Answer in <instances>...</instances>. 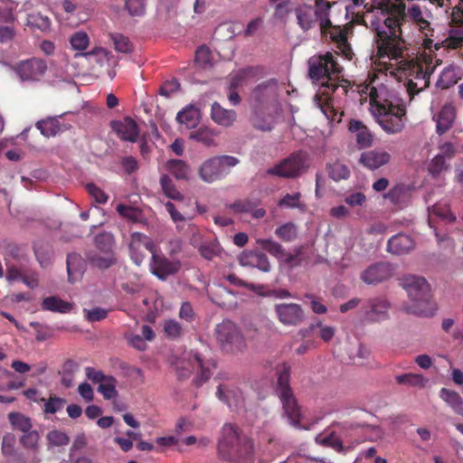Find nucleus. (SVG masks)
<instances>
[{"label":"nucleus","mask_w":463,"mask_h":463,"mask_svg":"<svg viewBox=\"0 0 463 463\" xmlns=\"http://www.w3.org/2000/svg\"><path fill=\"white\" fill-rule=\"evenodd\" d=\"M404 21L403 14L397 12L395 14H389L383 23L372 19L370 26L375 33L374 43L378 57L380 59L384 57L392 60L402 59L399 66L401 73L407 79V81H409V78L415 81L417 73H421V55L411 60L403 59V52L407 49L402 30Z\"/></svg>","instance_id":"nucleus-1"},{"label":"nucleus","mask_w":463,"mask_h":463,"mask_svg":"<svg viewBox=\"0 0 463 463\" xmlns=\"http://www.w3.org/2000/svg\"><path fill=\"white\" fill-rule=\"evenodd\" d=\"M370 106L376 122L387 134L401 133L407 121L404 100L394 91L384 87H373L369 92Z\"/></svg>","instance_id":"nucleus-2"},{"label":"nucleus","mask_w":463,"mask_h":463,"mask_svg":"<svg viewBox=\"0 0 463 463\" xmlns=\"http://www.w3.org/2000/svg\"><path fill=\"white\" fill-rule=\"evenodd\" d=\"M217 458L228 463H251L255 457L253 439L235 424H224L216 446Z\"/></svg>","instance_id":"nucleus-3"},{"label":"nucleus","mask_w":463,"mask_h":463,"mask_svg":"<svg viewBox=\"0 0 463 463\" xmlns=\"http://www.w3.org/2000/svg\"><path fill=\"white\" fill-rule=\"evenodd\" d=\"M400 285L407 291L411 304L404 306L408 314L430 317L436 310L430 288L423 277L406 275L400 279Z\"/></svg>","instance_id":"nucleus-4"},{"label":"nucleus","mask_w":463,"mask_h":463,"mask_svg":"<svg viewBox=\"0 0 463 463\" xmlns=\"http://www.w3.org/2000/svg\"><path fill=\"white\" fill-rule=\"evenodd\" d=\"M308 64V76L314 81H320L324 79L322 85L330 90L331 92H335L341 89L344 95L347 94L348 86L346 84H338L335 82L342 71L341 66L335 59L334 55L327 52L325 54L314 55L307 61Z\"/></svg>","instance_id":"nucleus-5"},{"label":"nucleus","mask_w":463,"mask_h":463,"mask_svg":"<svg viewBox=\"0 0 463 463\" xmlns=\"http://www.w3.org/2000/svg\"><path fill=\"white\" fill-rule=\"evenodd\" d=\"M277 387L276 392L282 403L284 415L288 419L289 423L295 428H300L301 412L300 407L294 396L289 385L290 366L283 363L277 367Z\"/></svg>","instance_id":"nucleus-6"},{"label":"nucleus","mask_w":463,"mask_h":463,"mask_svg":"<svg viewBox=\"0 0 463 463\" xmlns=\"http://www.w3.org/2000/svg\"><path fill=\"white\" fill-rule=\"evenodd\" d=\"M215 336L220 348L224 353L238 354L247 347L246 339L240 327L230 320H223L216 326Z\"/></svg>","instance_id":"nucleus-7"},{"label":"nucleus","mask_w":463,"mask_h":463,"mask_svg":"<svg viewBox=\"0 0 463 463\" xmlns=\"http://www.w3.org/2000/svg\"><path fill=\"white\" fill-rule=\"evenodd\" d=\"M240 160L232 156H216L204 160L198 168L199 177L205 183L212 184L222 180L231 173Z\"/></svg>","instance_id":"nucleus-8"},{"label":"nucleus","mask_w":463,"mask_h":463,"mask_svg":"<svg viewBox=\"0 0 463 463\" xmlns=\"http://www.w3.org/2000/svg\"><path fill=\"white\" fill-rule=\"evenodd\" d=\"M195 370L197 375L194 379V383L196 386L202 385L212 376L209 364H204L197 353L191 352L176 364V373L179 380L188 378Z\"/></svg>","instance_id":"nucleus-9"},{"label":"nucleus","mask_w":463,"mask_h":463,"mask_svg":"<svg viewBox=\"0 0 463 463\" xmlns=\"http://www.w3.org/2000/svg\"><path fill=\"white\" fill-rule=\"evenodd\" d=\"M308 167V155L304 151L290 154L287 158L267 170V175L282 178L298 177Z\"/></svg>","instance_id":"nucleus-10"},{"label":"nucleus","mask_w":463,"mask_h":463,"mask_svg":"<svg viewBox=\"0 0 463 463\" xmlns=\"http://www.w3.org/2000/svg\"><path fill=\"white\" fill-rule=\"evenodd\" d=\"M12 70L21 82L36 83L44 78L48 65L45 60L33 57L15 63Z\"/></svg>","instance_id":"nucleus-11"},{"label":"nucleus","mask_w":463,"mask_h":463,"mask_svg":"<svg viewBox=\"0 0 463 463\" xmlns=\"http://www.w3.org/2000/svg\"><path fill=\"white\" fill-rule=\"evenodd\" d=\"M421 73H417V79L413 81V79L409 78V81H406L405 87L407 94L411 100L415 95L424 90L430 86V79L434 72L436 67L440 64V61L437 60L436 63L433 64V57L431 54L421 55Z\"/></svg>","instance_id":"nucleus-12"},{"label":"nucleus","mask_w":463,"mask_h":463,"mask_svg":"<svg viewBox=\"0 0 463 463\" xmlns=\"http://www.w3.org/2000/svg\"><path fill=\"white\" fill-rule=\"evenodd\" d=\"M278 86L274 80L257 85L251 92V109L277 108Z\"/></svg>","instance_id":"nucleus-13"},{"label":"nucleus","mask_w":463,"mask_h":463,"mask_svg":"<svg viewBox=\"0 0 463 463\" xmlns=\"http://www.w3.org/2000/svg\"><path fill=\"white\" fill-rule=\"evenodd\" d=\"M389 308L390 304L385 298H370L361 307L360 316L368 323L381 322L388 318Z\"/></svg>","instance_id":"nucleus-14"},{"label":"nucleus","mask_w":463,"mask_h":463,"mask_svg":"<svg viewBox=\"0 0 463 463\" xmlns=\"http://www.w3.org/2000/svg\"><path fill=\"white\" fill-rule=\"evenodd\" d=\"M151 272L161 280H165L169 276L175 275L181 269L179 260H171L163 254L156 251L153 253L149 263Z\"/></svg>","instance_id":"nucleus-15"},{"label":"nucleus","mask_w":463,"mask_h":463,"mask_svg":"<svg viewBox=\"0 0 463 463\" xmlns=\"http://www.w3.org/2000/svg\"><path fill=\"white\" fill-rule=\"evenodd\" d=\"M279 321L285 326H298L305 319V312L299 304L280 303L274 307Z\"/></svg>","instance_id":"nucleus-16"},{"label":"nucleus","mask_w":463,"mask_h":463,"mask_svg":"<svg viewBox=\"0 0 463 463\" xmlns=\"http://www.w3.org/2000/svg\"><path fill=\"white\" fill-rule=\"evenodd\" d=\"M129 250L131 259L139 266L146 258V251L153 255L155 252V245L152 240L146 235L140 232H134L131 235Z\"/></svg>","instance_id":"nucleus-17"},{"label":"nucleus","mask_w":463,"mask_h":463,"mask_svg":"<svg viewBox=\"0 0 463 463\" xmlns=\"http://www.w3.org/2000/svg\"><path fill=\"white\" fill-rule=\"evenodd\" d=\"M277 109H251L250 122L252 128L261 132H270L275 128Z\"/></svg>","instance_id":"nucleus-18"},{"label":"nucleus","mask_w":463,"mask_h":463,"mask_svg":"<svg viewBox=\"0 0 463 463\" xmlns=\"http://www.w3.org/2000/svg\"><path fill=\"white\" fill-rule=\"evenodd\" d=\"M451 26L453 33L447 40L449 48L457 49L463 43V0H458L451 11Z\"/></svg>","instance_id":"nucleus-19"},{"label":"nucleus","mask_w":463,"mask_h":463,"mask_svg":"<svg viewBox=\"0 0 463 463\" xmlns=\"http://www.w3.org/2000/svg\"><path fill=\"white\" fill-rule=\"evenodd\" d=\"M393 269L388 262H378L369 266L362 274L361 279L366 284H378L389 279Z\"/></svg>","instance_id":"nucleus-20"},{"label":"nucleus","mask_w":463,"mask_h":463,"mask_svg":"<svg viewBox=\"0 0 463 463\" xmlns=\"http://www.w3.org/2000/svg\"><path fill=\"white\" fill-rule=\"evenodd\" d=\"M110 125L120 139L131 143L137 140L139 128L137 122L130 117H126L122 120H114Z\"/></svg>","instance_id":"nucleus-21"},{"label":"nucleus","mask_w":463,"mask_h":463,"mask_svg":"<svg viewBox=\"0 0 463 463\" xmlns=\"http://www.w3.org/2000/svg\"><path fill=\"white\" fill-rule=\"evenodd\" d=\"M415 247L412 238L404 233L393 235L387 243V250L394 255H403L411 252Z\"/></svg>","instance_id":"nucleus-22"},{"label":"nucleus","mask_w":463,"mask_h":463,"mask_svg":"<svg viewBox=\"0 0 463 463\" xmlns=\"http://www.w3.org/2000/svg\"><path fill=\"white\" fill-rule=\"evenodd\" d=\"M391 155L382 149H373L362 153L359 162L368 169H378L389 163Z\"/></svg>","instance_id":"nucleus-23"},{"label":"nucleus","mask_w":463,"mask_h":463,"mask_svg":"<svg viewBox=\"0 0 463 463\" xmlns=\"http://www.w3.org/2000/svg\"><path fill=\"white\" fill-rule=\"evenodd\" d=\"M240 263L242 266H250L263 272L270 270V263L266 254L257 250L245 251L240 256Z\"/></svg>","instance_id":"nucleus-24"},{"label":"nucleus","mask_w":463,"mask_h":463,"mask_svg":"<svg viewBox=\"0 0 463 463\" xmlns=\"http://www.w3.org/2000/svg\"><path fill=\"white\" fill-rule=\"evenodd\" d=\"M348 128L351 133L354 134L359 148L363 149L372 146L373 134L361 120L351 119Z\"/></svg>","instance_id":"nucleus-25"},{"label":"nucleus","mask_w":463,"mask_h":463,"mask_svg":"<svg viewBox=\"0 0 463 463\" xmlns=\"http://www.w3.org/2000/svg\"><path fill=\"white\" fill-rule=\"evenodd\" d=\"M68 280L73 283L81 279L86 269V261L79 253H69L67 255Z\"/></svg>","instance_id":"nucleus-26"},{"label":"nucleus","mask_w":463,"mask_h":463,"mask_svg":"<svg viewBox=\"0 0 463 463\" xmlns=\"http://www.w3.org/2000/svg\"><path fill=\"white\" fill-rule=\"evenodd\" d=\"M211 118L218 125L228 128L237 119V113L233 109L222 108L218 102H213L211 108Z\"/></svg>","instance_id":"nucleus-27"},{"label":"nucleus","mask_w":463,"mask_h":463,"mask_svg":"<svg viewBox=\"0 0 463 463\" xmlns=\"http://www.w3.org/2000/svg\"><path fill=\"white\" fill-rule=\"evenodd\" d=\"M295 14L298 24L305 32L313 28L317 22L314 8L310 5L304 4L297 6L295 8Z\"/></svg>","instance_id":"nucleus-28"},{"label":"nucleus","mask_w":463,"mask_h":463,"mask_svg":"<svg viewBox=\"0 0 463 463\" xmlns=\"http://www.w3.org/2000/svg\"><path fill=\"white\" fill-rule=\"evenodd\" d=\"M461 78V70L459 67L449 64L446 66L440 72L436 86L445 90L454 86Z\"/></svg>","instance_id":"nucleus-29"},{"label":"nucleus","mask_w":463,"mask_h":463,"mask_svg":"<svg viewBox=\"0 0 463 463\" xmlns=\"http://www.w3.org/2000/svg\"><path fill=\"white\" fill-rule=\"evenodd\" d=\"M315 6L314 13L320 24L321 33H326V28L331 26V21L329 14L332 6L335 4V2H329L327 0H314Z\"/></svg>","instance_id":"nucleus-30"},{"label":"nucleus","mask_w":463,"mask_h":463,"mask_svg":"<svg viewBox=\"0 0 463 463\" xmlns=\"http://www.w3.org/2000/svg\"><path fill=\"white\" fill-rule=\"evenodd\" d=\"M323 34H328L332 41L338 44V47L342 49L345 56L349 60L351 57V48L347 43V34L346 31L339 25H333L331 24L330 27L326 28V33H322Z\"/></svg>","instance_id":"nucleus-31"},{"label":"nucleus","mask_w":463,"mask_h":463,"mask_svg":"<svg viewBox=\"0 0 463 463\" xmlns=\"http://www.w3.org/2000/svg\"><path fill=\"white\" fill-rule=\"evenodd\" d=\"M42 308L51 312L66 314L73 309V304L64 301L59 297L50 296L43 299Z\"/></svg>","instance_id":"nucleus-32"},{"label":"nucleus","mask_w":463,"mask_h":463,"mask_svg":"<svg viewBox=\"0 0 463 463\" xmlns=\"http://www.w3.org/2000/svg\"><path fill=\"white\" fill-rule=\"evenodd\" d=\"M456 118V111L452 106L446 105L439 111L437 118V132L439 135L447 132L453 125Z\"/></svg>","instance_id":"nucleus-33"},{"label":"nucleus","mask_w":463,"mask_h":463,"mask_svg":"<svg viewBox=\"0 0 463 463\" xmlns=\"http://www.w3.org/2000/svg\"><path fill=\"white\" fill-rule=\"evenodd\" d=\"M218 132L214 129L202 127L190 134V138L202 143L205 146H216Z\"/></svg>","instance_id":"nucleus-34"},{"label":"nucleus","mask_w":463,"mask_h":463,"mask_svg":"<svg viewBox=\"0 0 463 463\" xmlns=\"http://www.w3.org/2000/svg\"><path fill=\"white\" fill-rule=\"evenodd\" d=\"M165 168L177 180H187L191 173L190 165L181 159L168 160Z\"/></svg>","instance_id":"nucleus-35"},{"label":"nucleus","mask_w":463,"mask_h":463,"mask_svg":"<svg viewBox=\"0 0 463 463\" xmlns=\"http://www.w3.org/2000/svg\"><path fill=\"white\" fill-rule=\"evenodd\" d=\"M87 259L93 267L99 269H109L116 261L113 252L103 253L101 251H92L87 255Z\"/></svg>","instance_id":"nucleus-36"},{"label":"nucleus","mask_w":463,"mask_h":463,"mask_svg":"<svg viewBox=\"0 0 463 463\" xmlns=\"http://www.w3.org/2000/svg\"><path fill=\"white\" fill-rule=\"evenodd\" d=\"M439 396L457 414L463 416V399L457 392L442 388Z\"/></svg>","instance_id":"nucleus-37"},{"label":"nucleus","mask_w":463,"mask_h":463,"mask_svg":"<svg viewBox=\"0 0 463 463\" xmlns=\"http://www.w3.org/2000/svg\"><path fill=\"white\" fill-rule=\"evenodd\" d=\"M200 255L207 260H212L215 257H221L222 248L217 240L205 241L198 247Z\"/></svg>","instance_id":"nucleus-38"},{"label":"nucleus","mask_w":463,"mask_h":463,"mask_svg":"<svg viewBox=\"0 0 463 463\" xmlns=\"http://www.w3.org/2000/svg\"><path fill=\"white\" fill-rule=\"evenodd\" d=\"M37 128L46 137H54L63 130L61 124L55 118L40 120L36 123Z\"/></svg>","instance_id":"nucleus-39"},{"label":"nucleus","mask_w":463,"mask_h":463,"mask_svg":"<svg viewBox=\"0 0 463 463\" xmlns=\"http://www.w3.org/2000/svg\"><path fill=\"white\" fill-rule=\"evenodd\" d=\"M27 25L46 33L51 30L52 22L47 15L40 12H33L27 15Z\"/></svg>","instance_id":"nucleus-40"},{"label":"nucleus","mask_w":463,"mask_h":463,"mask_svg":"<svg viewBox=\"0 0 463 463\" xmlns=\"http://www.w3.org/2000/svg\"><path fill=\"white\" fill-rule=\"evenodd\" d=\"M39 402H43V411L45 414H55L62 411L67 403L66 399L56 395H50L47 399L41 398Z\"/></svg>","instance_id":"nucleus-41"},{"label":"nucleus","mask_w":463,"mask_h":463,"mask_svg":"<svg viewBox=\"0 0 463 463\" xmlns=\"http://www.w3.org/2000/svg\"><path fill=\"white\" fill-rule=\"evenodd\" d=\"M176 120L186 128H194L199 120V112L194 107H187L177 113Z\"/></svg>","instance_id":"nucleus-42"},{"label":"nucleus","mask_w":463,"mask_h":463,"mask_svg":"<svg viewBox=\"0 0 463 463\" xmlns=\"http://www.w3.org/2000/svg\"><path fill=\"white\" fill-rule=\"evenodd\" d=\"M8 420L14 430L23 433L28 432L33 428L31 419L20 412L9 413Z\"/></svg>","instance_id":"nucleus-43"},{"label":"nucleus","mask_w":463,"mask_h":463,"mask_svg":"<svg viewBox=\"0 0 463 463\" xmlns=\"http://www.w3.org/2000/svg\"><path fill=\"white\" fill-rule=\"evenodd\" d=\"M275 234L283 241L290 242L298 238V227L294 222H288L277 227Z\"/></svg>","instance_id":"nucleus-44"},{"label":"nucleus","mask_w":463,"mask_h":463,"mask_svg":"<svg viewBox=\"0 0 463 463\" xmlns=\"http://www.w3.org/2000/svg\"><path fill=\"white\" fill-rule=\"evenodd\" d=\"M160 184L164 194L170 199L182 200V194L176 189L173 180L166 174H164L160 177Z\"/></svg>","instance_id":"nucleus-45"},{"label":"nucleus","mask_w":463,"mask_h":463,"mask_svg":"<svg viewBox=\"0 0 463 463\" xmlns=\"http://www.w3.org/2000/svg\"><path fill=\"white\" fill-rule=\"evenodd\" d=\"M116 386L117 379L109 375L104 383H101V384L98 386V392L102 394L105 400H111L118 395Z\"/></svg>","instance_id":"nucleus-46"},{"label":"nucleus","mask_w":463,"mask_h":463,"mask_svg":"<svg viewBox=\"0 0 463 463\" xmlns=\"http://www.w3.org/2000/svg\"><path fill=\"white\" fill-rule=\"evenodd\" d=\"M326 168L329 177L336 182L345 180L349 177L350 171L348 167L340 162L328 164Z\"/></svg>","instance_id":"nucleus-47"},{"label":"nucleus","mask_w":463,"mask_h":463,"mask_svg":"<svg viewBox=\"0 0 463 463\" xmlns=\"http://www.w3.org/2000/svg\"><path fill=\"white\" fill-rule=\"evenodd\" d=\"M257 243L269 254L275 256L276 258L282 259L283 255H285V249L283 246L272 240L268 239H259Z\"/></svg>","instance_id":"nucleus-48"},{"label":"nucleus","mask_w":463,"mask_h":463,"mask_svg":"<svg viewBox=\"0 0 463 463\" xmlns=\"http://www.w3.org/2000/svg\"><path fill=\"white\" fill-rule=\"evenodd\" d=\"M109 36L117 52L130 53L133 51V44L127 36L118 33H110Z\"/></svg>","instance_id":"nucleus-49"},{"label":"nucleus","mask_w":463,"mask_h":463,"mask_svg":"<svg viewBox=\"0 0 463 463\" xmlns=\"http://www.w3.org/2000/svg\"><path fill=\"white\" fill-rule=\"evenodd\" d=\"M95 245L103 253L113 252L114 238L109 232H101L95 237Z\"/></svg>","instance_id":"nucleus-50"},{"label":"nucleus","mask_w":463,"mask_h":463,"mask_svg":"<svg viewBox=\"0 0 463 463\" xmlns=\"http://www.w3.org/2000/svg\"><path fill=\"white\" fill-rule=\"evenodd\" d=\"M396 381L400 384H406L410 386H420L425 385L427 380L421 375L417 373H405L396 376Z\"/></svg>","instance_id":"nucleus-51"},{"label":"nucleus","mask_w":463,"mask_h":463,"mask_svg":"<svg viewBox=\"0 0 463 463\" xmlns=\"http://www.w3.org/2000/svg\"><path fill=\"white\" fill-rule=\"evenodd\" d=\"M316 441L323 446L330 447L337 452L344 451V445L341 439L333 434L325 437L321 435L317 436Z\"/></svg>","instance_id":"nucleus-52"},{"label":"nucleus","mask_w":463,"mask_h":463,"mask_svg":"<svg viewBox=\"0 0 463 463\" xmlns=\"http://www.w3.org/2000/svg\"><path fill=\"white\" fill-rule=\"evenodd\" d=\"M212 53L208 47L203 45L197 48L194 55L195 63L202 67L206 68L211 66Z\"/></svg>","instance_id":"nucleus-53"},{"label":"nucleus","mask_w":463,"mask_h":463,"mask_svg":"<svg viewBox=\"0 0 463 463\" xmlns=\"http://www.w3.org/2000/svg\"><path fill=\"white\" fill-rule=\"evenodd\" d=\"M47 440L52 446H64L67 445L70 441L69 436L61 430H53L48 432Z\"/></svg>","instance_id":"nucleus-54"},{"label":"nucleus","mask_w":463,"mask_h":463,"mask_svg":"<svg viewBox=\"0 0 463 463\" xmlns=\"http://www.w3.org/2000/svg\"><path fill=\"white\" fill-rule=\"evenodd\" d=\"M316 328L320 329L319 336L325 342L330 341L335 334V327L323 325V323L320 321L313 323L309 326V330L311 331L315 330Z\"/></svg>","instance_id":"nucleus-55"},{"label":"nucleus","mask_w":463,"mask_h":463,"mask_svg":"<svg viewBox=\"0 0 463 463\" xmlns=\"http://www.w3.org/2000/svg\"><path fill=\"white\" fill-rule=\"evenodd\" d=\"M269 3L274 6V17L282 20L288 14L289 0H269Z\"/></svg>","instance_id":"nucleus-56"},{"label":"nucleus","mask_w":463,"mask_h":463,"mask_svg":"<svg viewBox=\"0 0 463 463\" xmlns=\"http://www.w3.org/2000/svg\"><path fill=\"white\" fill-rule=\"evenodd\" d=\"M251 73V68L239 70L231 76L228 89H237Z\"/></svg>","instance_id":"nucleus-57"},{"label":"nucleus","mask_w":463,"mask_h":463,"mask_svg":"<svg viewBox=\"0 0 463 463\" xmlns=\"http://www.w3.org/2000/svg\"><path fill=\"white\" fill-rule=\"evenodd\" d=\"M70 43L74 50L83 51L89 45V36L86 33L77 32L71 35Z\"/></svg>","instance_id":"nucleus-58"},{"label":"nucleus","mask_w":463,"mask_h":463,"mask_svg":"<svg viewBox=\"0 0 463 463\" xmlns=\"http://www.w3.org/2000/svg\"><path fill=\"white\" fill-rule=\"evenodd\" d=\"M117 211L120 215L124 216L125 218L132 222H140L141 220V213L137 209L133 208L131 206L118 204L117 207Z\"/></svg>","instance_id":"nucleus-59"},{"label":"nucleus","mask_w":463,"mask_h":463,"mask_svg":"<svg viewBox=\"0 0 463 463\" xmlns=\"http://www.w3.org/2000/svg\"><path fill=\"white\" fill-rule=\"evenodd\" d=\"M146 0H126L125 6L132 16H140L145 13Z\"/></svg>","instance_id":"nucleus-60"},{"label":"nucleus","mask_w":463,"mask_h":463,"mask_svg":"<svg viewBox=\"0 0 463 463\" xmlns=\"http://www.w3.org/2000/svg\"><path fill=\"white\" fill-rule=\"evenodd\" d=\"M432 213L449 222H452L456 220V217L453 215L448 205L445 203H437L433 205Z\"/></svg>","instance_id":"nucleus-61"},{"label":"nucleus","mask_w":463,"mask_h":463,"mask_svg":"<svg viewBox=\"0 0 463 463\" xmlns=\"http://www.w3.org/2000/svg\"><path fill=\"white\" fill-rule=\"evenodd\" d=\"M181 325L173 319L166 320L164 324V332L170 338H176L182 335Z\"/></svg>","instance_id":"nucleus-62"},{"label":"nucleus","mask_w":463,"mask_h":463,"mask_svg":"<svg viewBox=\"0 0 463 463\" xmlns=\"http://www.w3.org/2000/svg\"><path fill=\"white\" fill-rule=\"evenodd\" d=\"M229 207L236 213H250L256 207V203L249 200H240L230 204Z\"/></svg>","instance_id":"nucleus-63"},{"label":"nucleus","mask_w":463,"mask_h":463,"mask_svg":"<svg viewBox=\"0 0 463 463\" xmlns=\"http://www.w3.org/2000/svg\"><path fill=\"white\" fill-rule=\"evenodd\" d=\"M86 190L92 196L95 201L99 203H106L109 196L96 184L90 183L86 185Z\"/></svg>","instance_id":"nucleus-64"}]
</instances>
